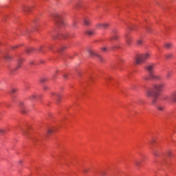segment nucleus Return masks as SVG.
Instances as JSON below:
<instances>
[{
  "label": "nucleus",
  "mask_w": 176,
  "mask_h": 176,
  "mask_svg": "<svg viewBox=\"0 0 176 176\" xmlns=\"http://www.w3.org/2000/svg\"><path fill=\"white\" fill-rule=\"evenodd\" d=\"M112 36H111V39L117 41L118 39L120 38V36L118 35H117V34L116 33V30H112Z\"/></svg>",
  "instance_id": "obj_7"
},
{
  "label": "nucleus",
  "mask_w": 176,
  "mask_h": 176,
  "mask_svg": "<svg viewBox=\"0 0 176 176\" xmlns=\"http://www.w3.org/2000/svg\"><path fill=\"white\" fill-rule=\"evenodd\" d=\"M155 67V65L154 63H151V64L148 65L145 67L146 71L148 73V76H145L144 77V79L145 80H149V79L153 80H162V77H160L159 75L155 74V72H154Z\"/></svg>",
  "instance_id": "obj_2"
},
{
  "label": "nucleus",
  "mask_w": 176,
  "mask_h": 176,
  "mask_svg": "<svg viewBox=\"0 0 176 176\" xmlns=\"http://www.w3.org/2000/svg\"><path fill=\"white\" fill-rule=\"evenodd\" d=\"M0 133H6V131L3 129H0Z\"/></svg>",
  "instance_id": "obj_32"
},
{
  "label": "nucleus",
  "mask_w": 176,
  "mask_h": 176,
  "mask_svg": "<svg viewBox=\"0 0 176 176\" xmlns=\"http://www.w3.org/2000/svg\"><path fill=\"white\" fill-rule=\"evenodd\" d=\"M125 38H126V45H131V43L133 41V38L132 36L128 35V34H126L125 35Z\"/></svg>",
  "instance_id": "obj_6"
},
{
  "label": "nucleus",
  "mask_w": 176,
  "mask_h": 176,
  "mask_svg": "<svg viewBox=\"0 0 176 176\" xmlns=\"http://www.w3.org/2000/svg\"><path fill=\"white\" fill-rule=\"evenodd\" d=\"M19 107H21L22 112L24 113L23 110L25 109V107L23 102H19Z\"/></svg>",
  "instance_id": "obj_10"
},
{
  "label": "nucleus",
  "mask_w": 176,
  "mask_h": 176,
  "mask_svg": "<svg viewBox=\"0 0 176 176\" xmlns=\"http://www.w3.org/2000/svg\"><path fill=\"white\" fill-rule=\"evenodd\" d=\"M164 47L166 48V49H170L171 47H172V44L171 43H166L164 45Z\"/></svg>",
  "instance_id": "obj_17"
},
{
  "label": "nucleus",
  "mask_w": 176,
  "mask_h": 176,
  "mask_svg": "<svg viewBox=\"0 0 176 176\" xmlns=\"http://www.w3.org/2000/svg\"><path fill=\"white\" fill-rule=\"evenodd\" d=\"M116 46L111 47V50H116Z\"/></svg>",
  "instance_id": "obj_39"
},
{
  "label": "nucleus",
  "mask_w": 176,
  "mask_h": 176,
  "mask_svg": "<svg viewBox=\"0 0 176 176\" xmlns=\"http://www.w3.org/2000/svg\"><path fill=\"white\" fill-rule=\"evenodd\" d=\"M156 142V140L155 139H152L151 141V144H155Z\"/></svg>",
  "instance_id": "obj_31"
},
{
  "label": "nucleus",
  "mask_w": 176,
  "mask_h": 176,
  "mask_svg": "<svg viewBox=\"0 0 176 176\" xmlns=\"http://www.w3.org/2000/svg\"><path fill=\"white\" fill-rule=\"evenodd\" d=\"M164 109H165V107L163 105H158L157 106V109L159 111H163L164 110Z\"/></svg>",
  "instance_id": "obj_13"
},
{
  "label": "nucleus",
  "mask_w": 176,
  "mask_h": 176,
  "mask_svg": "<svg viewBox=\"0 0 176 176\" xmlns=\"http://www.w3.org/2000/svg\"><path fill=\"white\" fill-rule=\"evenodd\" d=\"M16 91H17V89H13L12 90V94H14V93L16 92Z\"/></svg>",
  "instance_id": "obj_33"
},
{
  "label": "nucleus",
  "mask_w": 176,
  "mask_h": 176,
  "mask_svg": "<svg viewBox=\"0 0 176 176\" xmlns=\"http://www.w3.org/2000/svg\"><path fill=\"white\" fill-rule=\"evenodd\" d=\"M33 50H34V49L33 47L28 48V49L26 50V53H27V54H30V53H31Z\"/></svg>",
  "instance_id": "obj_14"
},
{
  "label": "nucleus",
  "mask_w": 176,
  "mask_h": 176,
  "mask_svg": "<svg viewBox=\"0 0 176 176\" xmlns=\"http://www.w3.org/2000/svg\"><path fill=\"white\" fill-rule=\"evenodd\" d=\"M84 173H87V169H84Z\"/></svg>",
  "instance_id": "obj_41"
},
{
  "label": "nucleus",
  "mask_w": 176,
  "mask_h": 176,
  "mask_svg": "<svg viewBox=\"0 0 176 176\" xmlns=\"http://www.w3.org/2000/svg\"><path fill=\"white\" fill-rule=\"evenodd\" d=\"M96 27L98 28H102V27H103L102 23H97Z\"/></svg>",
  "instance_id": "obj_22"
},
{
  "label": "nucleus",
  "mask_w": 176,
  "mask_h": 176,
  "mask_svg": "<svg viewBox=\"0 0 176 176\" xmlns=\"http://www.w3.org/2000/svg\"><path fill=\"white\" fill-rule=\"evenodd\" d=\"M21 67V60L18 61V65L14 69V71L17 70L19 68Z\"/></svg>",
  "instance_id": "obj_18"
},
{
  "label": "nucleus",
  "mask_w": 176,
  "mask_h": 176,
  "mask_svg": "<svg viewBox=\"0 0 176 176\" xmlns=\"http://www.w3.org/2000/svg\"><path fill=\"white\" fill-rule=\"evenodd\" d=\"M170 155H171V153L169 152V153H168V156H170Z\"/></svg>",
  "instance_id": "obj_45"
},
{
  "label": "nucleus",
  "mask_w": 176,
  "mask_h": 176,
  "mask_svg": "<svg viewBox=\"0 0 176 176\" xmlns=\"http://www.w3.org/2000/svg\"><path fill=\"white\" fill-rule=\"evenodd\" d=\"M109 79H110V78H106L107 82H108Z\"/></svg>",
  "instance_id": "obj_44"
},
{
  "label": "nucleus",
  "mask_w": 176,
  "mask_h": 176,
  "mask_svg": "<svg viewBox=\"0 0 176 176\" xmlns=\"http://www.w3.org/2000/svg\"><path fill=\"white\" fill-rule=\"evenodd\" d=\"M54 21L55 23H56L58 27H63L65 24L64 19L59 14H56V15L54 16Z\"/></svg>",
  "instance_id": "obj_4"
},
{
  "label": "nucleus",
  "mask_w": 176,
  "mask_h": 176,
  "mask_svg": "<svg viewBox=\"0 0 176 176\" xmlns=\"http://www.w3.org/2000/svg\"><path fill=\"white\" fill-rule=\"evenodd\" d=\"M24 11L25 12H29L30 11V8L25 7V9H24Z\"/></svg>",
  "instance_id": "obj_29"
},
{
  "label": "nucleus",
  "mask_w": 176,
  "mask_h": 176,
  "mask_svg": "<svg viewBox=\"0 0 176 176\" xmlns=\"http://www.w3.org/2000/svg\"><path fill=\"white\" fill-rule=\"evenodd\" d=\"M23 163V161H19V162H18V164H21Z\"/></svg>",
  "instance_id": "obj_40"
},
{
  "label": "nucleus",
  "mask_w": 176,
  "mask_h": 176,
  "mask_svg": "<svg viewBox=\"0 0 176 176\" xmlns=\"http://www.w3.org/2000/svg\"><path fill=\"white\" fill-rule=\"evenodd\" d=\"M164 87V83H159V84L154 85L151 90L147 91L146 96L153 98L152 104H155L158 94L160 91H162Z\"/></svg>",
  "instance_id": "obj_1"
},
{
  "label": "nucleus",
  "mask_w": 176,
  "mask_h": 176,
  "mask_svg": "<svg viewBox=\"0 0 176 176\" xmlns=\"http://www.w3.org/2000/svg\"><path fill=\"white\" fill-rule=\"evenodd\" d=\"M106 175L105 172H101V176H104Z\"/></svg>",
  "instance_id": "obj_35"
},
{
  "label": "nucleus",
  "mask_w": 176,
  "mask_h": 176,
  "mask_svg": "<svg viewBox=\"0 0 176 176\" xmlns=\"http://www.w3.org/2000/svg\"><path fill=\"white\" fill-rule=\"evenodd\" d=\"M43 47H40V48L38 49L39 51L42 50Z\"/></svg>",
  "instance_id": "obj_43"
},
{
  "label": "nucleus",
  "mask_w": 176,
  "mask_h": 176,
  "mask_svg": "<svg viewBox=\"0 0 176 176\" xmlns=\"http://www.w3.org/2000/svg\"><path fill=\"white\" fill-rule=\"evenodd\" d=\"M151 58V54L149 53H145L144 54L138 55L135 58V63L138 65H142L146 60H148Z\"/></svg>",
  "instance_id": "obj_3"
},
{
  "label": "nucleus",
  "mask_w": 176,
  "mask_h": 176,
  "mask_svg": "<svg viewBox=\"0 0 176 176\" xmlns=\"http://www.w3.org/2000/svg\"><path fill=\"white\" fill-rule=\"evenodd\" d=\"M52 96H55V97H58V98L59 97V95L58 94H55L54 92L52 93Z\"/></svg>",
  "instance_id": "obj_27"
},
{
  "label": "nucleus",
  "mask_w": 176,
  "mask_h": 176,
  "mask_svg": "<svg viewBox=\"0 0 176 176\" xmlns=\"http://www.w3.org/2000/svg\"><path fill=\"white\" fill-rule=\"evenodd\" d=\"M63 38H67V34H63Z\"/></svg>",
  "instance_id": "obj_38"
},
{
  "label": "nucleus",
  "mask_w": 176,
  "mask_h": 176,
  "mask_svg": "<svg viewBox=\"0 0 176 176\" xmlns=\"http://www.w3.org/2000/svg\"><path fill=\"white\" fill-rule=\"evenodd\" d=\"M140 162L139 161H135V165L137 166V167H140Z\"/></svg>",
  "instance_id": "obj_25"
},
{
  "label": "nucleus",
  "mask_w": 176,
  "mask_h": 176,
  "mask_svg": "<svg viewBox=\"0 0 176 176\" xmlns=\"http://www.w3.org/2000/svg\"><path fill=\"white\" fill-rule=\"evenodd\" d=\"M66 48H67V47H66V46L63 45V46H61L60 49L59 50V52L64 51V50H66Z\"/></svg>",
  "instance_id": "obj_20"
},
{
  "label": "nucleus",
  "mask_w": 176,
  "mask_h": 176,
  "mask_svg": "<svg viewBox=\"0 0 176 176\" xmlns=\"http://www.w3.org/2000/svg\"><path fill=\"white\" fill-rule=\"evenodd\" d=\"M50 50H52V47H50Z\"/></svg>",
  "instance_id": "obj_46"
},
{
  "label": "nucleus",
  "mask_w": 176,
  "mask_h": 176,
  "mask_svg": "<svg viewBox=\"0 0 176 176\" xmlns=\"http://www.w3.org/2000/svg\"><path fill=\"white\" fill-rule=\"evenodd\" d=\"M171 56L172 55L170 54H168L165 55V57H166V58L169 59V58H170Z\"/></svg>",
  "instance_id": "obj_26"
},
{
  "label": "nucleus",
  "mask_w": 176,
  "mask_h": 176,
  "mask_svg": "<svg viewBox=\"0 0 176 176\" xmlns=\"http://www.w3.org/2000/svg\"><path fill=\"white\" fill-rule=\"evenodd\" d=\"M54 131V129H48L47 132V135H50V134L53 133Z\"/></svg>",
  "instance_id": "obj_12"
},
{
  "label": "nucleus",
  "mask_w": 176,
  "mask_h": 176,
  "mask_svg": "<svg viewBox=\"0 0 176 176\" xmlns=\"http://www.w3.org/2000/svg\"><path fill=\"white\" fill-rule=\"evenodd\" d=\"M87 34L90 36H93L94 34V32H93V31H87Z\"/></svg>",
  "instance_id": "obj_19"
},
{
  "label": "nucleus",
  "mask_w": 176,
  "mask_h": 176,
  "mask_svg": "<svg viewBox=\"0 0 176 176\" xmlns=\"http://www.w3.org/2000/svg\"><path fill=\"white\" fill-rule=\"evenodd\" d=\"M146 31H147V32H151V28H149V27H147L146 28Z\"/></svg>",
  "instance_id": "obj_28"
},
{
  "label": "nucleus",
  "mask_w": 176,
  "mask_h": 176,
  "mask_svg": "<svg viewBox=\"0 0 176 176\" xmlns=\"http://www.w3.org/2000/svg\"><path fill=\"white\" fill-rule=\"evenodd\" d=\"M35 98H36V95L35 94H32V96H29V99L31 100H32Z\"/></svg>",
  "instance_id": "obj_21"
},
{
  "label": "nucleus",
  "mask_w": 176,
  "mask_h": 176,
  "mask_svg": "<svg viewBox=\"0 0 176 176\" xmlns=\"http://www.w3.org/2000/svg\"><path fill=\"white\" fill-rule=\"evenodd\" d=\"M102 50H103V51H106V50H107V47H102Z\"/></svg>",
  "instance_id": "obj_37"
},
{
  "label": "nucleus",
  "mask_w": 176,
  "mask_h": 176,
  "mask_svg": "<svg viewBox=\"0 0 176 176\" xmlns=\"http://www.w3.org/2000/svg\"><path fill=\"white\" fill-rule=\"evenodd\" d=\"M142 43H143L142 40H138V41H137V44H138V45H142Z\"/></svg>",
  "instance_id": "obj_23"
},
{
  "label": "nucleus",
  "mask_w": 176,
  "mask_h": 176,
  "mask_svg": "<svg viewBox=\"0 0 176 176\" xmlns=\"http://www.w3.org/2000/svg\"><path fill=\"white\" fill-rule=\"evenodd\" d=\"M170 76H171V72H168V74H166V78H170Z\"/></svg>",
  "instance_id": "obj_24"
},
{
  "label": "nucleus",
  "mask_w": 176,
  "mask_h": 176,
  "mask_svg": "<svg viewBox=\"0 0 176 176\" xmlns=\"http://www.w3.org/2000/svg\"><path fill=\"white\" fill-rule=\"evenodd\" d=\"M89 55L91 56H96L98 58H101V56L100 55H98L95 51L93 50H90L89 51Z\"/></svg>",
  "instance_id": "obj_8"
},
{
  "label": "nucleus",
  "mask_w": 176,
  "mask_h": 176,
  "mask_svg": "<svg viewBox=\"0 0 176 176\" xmlns=\"http://www.w3.org/2000/svg\"><path fill=\"white\" fill-rule=\"evenodd\" d=\"M109 26V23H102V28H108Z\"/></svg>",
  "instance_id": "obj_15"
},
{
  "label": "nucleus",
  "mask_w": 176,
  "mask_h": 176,
  "mask_svg": "<svg viewBox=\"0 0 176 176\" xmlns=\"http://www.w3.org/2000/svg\"><path fill=\"white\" fill-rule=\"evenodd\" d=\"M152 154L153 155V156L158 157L159 151L156 149H153Z\"/></svg>",
  "instance_id": "obj_11"
},
{
  "label": "nucleus",
  "mask_w": 176,
  "mask_h": 176,
  "mask_svg": "<svg viewBox=\"0 0 176 176\" xmlns=\"http://www.w3.org/2000/svg\"><path fill=\"white\" fill-rule=\"evenodd\" d=\"M76 25H77V22L74 21L73 23V26L75 28V27H76Z\"/></svg>",
  "instance_id": "obj_34"
},
{
  "label": "nucleus",
  "mask_w": 176,
  "mask_h": 176,
  "mask_svg": "<svg viewBox=\"0 0 176 176\" xmlns=\"http://www.w3.org/2000/svg\"><path fill=\"white\" fill-rule=\"evenodd\" d=\"M64 78H67V74H64Z\"/></svg>",
  "instance_id": "obj_42"
},
{
  "label": "nucleus",
  "mask_w": 176,
  "mask_h": 176,
  "mask_svg": "<svg viewBox=\"0 0 176 176\" xmlns=\"http://www.w3.org/2000/svg\"><path fill=\"white\" fill-rule=\"evenodd\" d=\"M84 24L86 26H89L91 25V19H85Z\"/></svg>",
  "instance_id": "obj_9"
},
{
  "label": "nucleus",
  "mask_w": 176,
  "mask_h": 176,
  "mask_svg": "<svg viewBox=\"0 0 176 176\" xmlns=\"http://www.w3.org/2000/svg\"><path fill=\"white\" fill-rule=\"evenodd\" d=\"M47 80V78H41V82H44Z\"/></svg>",
  "instance_id": "obj_30"
},
{
  "label": "nucleus",
  "mask_w": 176,
  "mask_h": 176,
  "mask_svg": "<svg viewBox=\"0 0 176 176\" xmlns=\"http://www.w3.org/2000/svg\"><path fill=\"white\" fill-rule=\"evenodd\" d=\"M169 100L172 104H176V91L171 93Z\"/></svg>",
  "instance_id": "obj_5"
},
{
  "label": "nucleus",
  "mask_w": 176,
  "mask_h": 176,
  "mask_svg": "<svg viewBox=\"0 0 176 176\" xmlns=\"http://www.w3.org/2000/svg\"><path fill=\"white\" fill-rule=\"evenodd\" d=\"M17 47H18L17 45L12 46V50H15V49H16Z\"/></svg>",
  "instance_id": "obj_36"
},
{
  "label": "nucleus",
  "mask_w": 176,
  "mask_h": 176,
  "mask_svg": "<svg viewBox=\"0 0 176 176\" xmlns=\"http://www.w3.org/2000/svg\"><path fill=\"white\" fill-rule=\"evenodd\" d=\"M12 58V56H10V55H4V59L7 60H10Z\"/></svg>",
  "instance_id": "obj_16"
}]
</instances>
